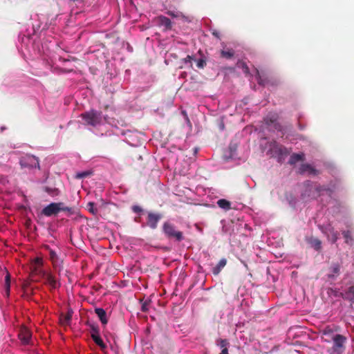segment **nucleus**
Listing matches in <instances>:
<instances>
[{"label": "nucleus", "instance_id": "37", "mask_svg": "<svg viewBox=\"0 0 354 354\" xmlns=\"http://www.w3.org/2000/svg\"><path fill=\"white\" fill-rule=\"evenodd\" d=\"M339 266L338 264H334L331 267V272L333 274H338L339 273Z\"/></svg>", "mask_w": 354, "mask_h": 354}, {"label": "nucleus", "instance_id": "20", "mask_svg": "<svg viewBox=\"0 0 354 354\" xmlns=\"http://www.w3.org/2000/svg\"><path fill=\"white\" fill-rule=\"evenodd\" d=\"M217 205L220 208L226 211L231 209V203L226 199H219L217 201Z\"/></svg>", "mask_w": 354, "mask_h": 354}, {"label": "nucleus", "instance_id": "14", "mask_svg": "<svg viewBox=\"0 0 354 354\" xmlns=\"http://www.w3.org/2000/svg\"><path fill=\"white\" fill-rule=\"evenodd\" d=\"M299 172L301 174H303L306 172H308L310 174L317 176L319 174V171L315 169L312 165L310 164L304 163L301 164L299 169Z\"/></svg>", "mask_w": 354, "mask_h": 354}, {"label": "nucleus", "instance_id": "35", "mask_svg": "<svg viewBox=\"0 0 354 354\" xmlns=\"http://www.w3.org/2000/svg\"><path fill=\"white\" fill-rule=\"evenodd\" d=\"M194 59L193 57L191 55H187L185 58L181 60L185 64H189V66L192 68V61Z\"/></svg>", "mask_w": 354, "mask_h": 354}, {"label": "nucleus", "instance_id": "39", "mask_svg": "<svg viewBox=\"0 0 354 354\" xmlns=\"http://www.w3.org/2000/svg\"><path fill=\"white\" fill-rule=\"evenodd\" d=\"M181 113L183 114V115L184 117V119L186 121L187 125L191 127H192L191 122L189 121V119L188 118V115H187L186 111H182Z\"/></svg>", "mask_w": 354, "mask_h": 354}, {"label": "nucleus", "instance_id": "25", "mask_svg": "<svg viewBox=\"0 0 354 354\" xmlns=\"http://www.w3.org/2000/svg\"><path fill=\"white\" fill-rule=\"evenodd\" d=\"M309 243L312 245L313 248H314L316 250H319L322 247V242L318 239L312 238L310 239Z\"/></svg>", "mask_w": 354, "mask_h": 354}, {"label": "nucleus", "instance_id": "31", "mask_svg": "<svg viewBox=\"0 0 354 354\" xmlns=\"http://www.w3.org/2000/svg\"><path fill=\"white\" fill-rule=\"evenodd\" d=\"M277 115L274 114L270 116H267L265 118V121L267 125L270 126L271 124H275V122H277Z\"/></svg>", "mask_w": 354, "mask_h": 354}, {"label": "nucleus", "instance_id": "24", "mask_svg": "<svg viewBox=\"0 0 354 354\" xmlns=\"http://www.w3.org/2000/svg\"><path fill=\"white\" fill-rule=\"evenodd\" d=\"M236 65L238 68L242 69L245 75H248L250 74V69L245 62L243 61H239Z\"/></svg>", "mask_w": 354, "mask_h": 354}, {"label": "nucleus", "instance_id": "16", "mask_svg": "<svg viewBox=\"0 0 354 354\" xmlns=\"http://www.w3.org/2000/svg\"><path fill=\"white\" fill-rule=\"evenodd\" d=\"M305 159L304 153H292L288 160V163L291 165H295L299 161H303Z\"/></svg>", "mask_w": 354, "mask_h": 354}, {"label": "nucleus", "instance_id": "18", "mask_svg": "<svg viewBox=\"0 0 354 354\" xmlns=\"http://www.w3.org/2000/svg\"><path fill=\"white\" fill-rule=\"evenodd\" d=\"M226 264H227L226 259H225V258L221 259L219 261V262L218 263V264L214 268H213L212 273L214 275L218 274L220 273V272L221 271V270L226 266Z\"/></svg>", "mask_w": 354, "mask_h": 354}, {"label": "nucleus", "instance_id": "23", "mask_svg": "<svg viewBox=\"0 0 354 354\" xmlns=\"http://www.w3.org/2000/svg\"><path fill=\"white\" fill-rule=\"evenodd\" d=\"M44 190L53 197L57 196L59 194V189L56 187H50L46 186L44 187Z\"/></svg>", "mask_w": 354, "mask_h": 354}, {"label": "nucleus", "instance_id": "9", "mask_svg": "<svg viewBox=\"0 0 354 354\" xmlns=\"http://www.w3.org/2000/svg\"><path fill=\"white\" fill-rule=\"evenodd\" d=\"M18 337L22 344H32V333L28 328L21 327L19 332Z\"/></svg>", "mask_w": 354, "mask_h": 354}, {"label": "nucleus", "instance_id": "12", "mask_svg": "<svg viewBox=\"0 0 354 354\" xmlns=\"http://www.w3.org/2000/svg\"><path fill=\"white\" fill-rule=\"evenodd\" d=\"M73 315V310L71 308L68 309L66 314L62 313L59 316V324L64 327L70 326Z\"/></svg>", "mask_w": 354, "mask_h": 354}, {"label": "nucleus", "instance_id": "1", "mask_svg": "<svg viewBox=\"0 0 354 354\" xmlns=\"http://www.w3.org/2000/svg\"><path fill=\"white\" fill-rule=\"evenodd\" d=\"M66 212L68 216L75 214V209L67 207L64 203H51L46 206L41 210V214L46 216L50 217L57 215L59 212Z\"/></svg>", "mask_w": 354, "mask_h": 354}, {"label": "nucleus", "instance_id": "6", "mask_svg": "<svg viewBox=\"0 0 354 354\" xmlns=\"http://www.w3.org/2000/svg\"><path fill=\"white\" fill-rule=\"evenodd\" d=\"M256 77L257 82L259 85L263 86L271 85L274 86L277 84V81L272 77H270L264 72H261L256 69Z\"/></svg>", "mask_w": 354, "mask_h": 354}, {"label": "nucleus", "instance_id": "46", "mask_svg": "<svg viewBox=\"0 0 354 354\" xmlns=\"http://www.w3.org/2000/svg\"><path fill=\"white\" fill-rule=\"evenodd\" d=\"M5 129H6V128H5V127H1V131H3V130H5Z\"/></svg>", "mask_w": 354, "mask_h": 354}, {"label": "nucleus", "instance_id": "2", "mask_svg": "<svg viewBox=\"0 0 354 354\" xmlns=\"http://www.w3.org/2000/svg\"><path fill=\"white\" fill-rule=\"evenodd\" d=\"M80 117L84 125L95 127L102 124L103 115L102 111L91 109L80 114Z\"/></svg>", "mask_w": 354, "mask_h": 354}, {"label": "nucleus", "instance_id": "43", "mask_svg": "<svg viewBox=\"0 0 354 354\" xmlns=\"http://www.w3.org/2000/svg\"><path fill=\"white\" fill-rule=\"evenodd\" d=\"M316 190L317 192H321L322 190H324V189L321 186H319L316 188Z\"/></svg>", "mask_w": 354, "mask_h": 354}, {"label": "nucleus", "instance_id": "41", "mask_svg": "<svg viewBox=\"0 0 354 354\" xmlns=\"http://www.w3.org/2000/svg\"><path fill=\"white\" fill-rule=\"evenodd\" d=\"M220 354H228V349L227 348H225L224 349H222Z\"/></svg>", "mask_w": 354, "mask_h": 354}, {"label": "nucleus", "instance_id": "30", "mask_svg": "<svg viewBox=\"0 0 354 354\" xmlns=\"http://www.w3.org/2000/svg\"><path fill=\"white\" fill-rule=\"evenodd\" d=\"M87 325L89 326L91 328V336L100 335V329L97 325L90 324L88 322L87 323Z\"/></svg>", "mask_w": 354, "mask_h": 354}, {"label": "nucleus", "instance_id": "11", "mask_svg": "<svg viewBox=\"0 0 354 354\" xmlns=\"http://www.w3.org/2000/svg\"><path fill=\"white\" fill-rule=\"evenodd\" d=\"M331 340L333 341V349L335 351H339L344 348L346 338L342 335L336 334L331 336Z\"/></svg>", "mask_w": 354, "mask_h": 354}, {"label": "nucleus", "instance_id": "34", "mask_svg": "<svg viewBox=\"0 0 354 354\" xmlns=\"http://www.w3.org/2000/svg\"><path fill=\"white\" fill-rule=\"evenodd\" d=\"M196 66L198 68H204L206 66V59L204 58L198 59L196 61Z\"/></svg>", "mask_w": 354, "mask_h": 354}, {"label": "nucleus", "instance_id": "28", "mask_svg": "<svg viewBox=\"0 0 354 354\" xmlns=\"http://www.w3.org/2000/svg\"><path fill=\"white\" fill-rule=\"evenodd\" d=\"M234 55V52L232 49L227 50H222L221 51V56L223 58L231 59Z\"/></svg>", "mask_w": 354, "mask_h": 354}, {"label": "nucleus", "instance_id": "22", "mask_svg": "<svg viewBox=\"0 0 354 354\" xmlns=\"http://www.w3.org/2000/svg\"><path fill=\"white\" fill-rule=\"evenodd\" d=\"M342 235L345 239L346 243L349 244L351 245L353 244V238L350 230L343 231Z\"/></svg>", "mask_w": 354, "mask_h": 354}, {"label": "nucleus", "instance_id": "10", "mask_svg": "<svg viewBox=\"0 0 354 354\" xmlns=\"http://www.w3.org/2000/svg\"><path fill=\"white\" fill-rule=\"evenodd\" d=\"M46 249L49 251V258L55 270H58V273L59 274L61 270L63 268L62 266V260H61L55 251L49 248V246H46Z\"/></svg>", "mask_w": 354, "mask_h": 354}, {"label": "nucleus", "instance_id": "33", "mask_svg": "<svg viewBox=\"0 0 354 354\" xmlns=\"http://www.w3.org/2000/svg\"><path fill=\"white\" fill-rule=\"evenodd\" d=\"M95 203L93 202H89L87 204L86 208L89 212H91L93 215H96L97 213V209L95 208Z\"/></svg>", "mask_w": 354, "mask_h": 354}, {"label": "nucleus", "instance_id": "40", "mask_svg": "<svg viewBox=\"0 0 354 354\" xmlns=\"http://www.w3.org/2000/svg\"><path fill=\"white\" fill-rule=\"evenodd\" d=\"M132 210L135 213H140L142 211V209L140 206L134 205L132 207Z\"/></svg>", "mask_w": 354, "mask_h": 354}, {"label": "nucleus", "instance_id": "21", "mask_svg": "<svg viewBox=\"0 0 354 354\" xmlns=\"http://www.w3.org/2000/svg\"><path fill=\"white\" fill-rule=\"evenodd\" d=\"M91 338L94 341V342L100 347V348L102 351H104L106 348V344L104 343L100 335H91Z\"/></svg>", "mask_w": 354, "mask_h": 354}, {"label": "nucleus", "instance_id": "4", "mask_svg": "<svg viewBox=\"0 0 354 354\" xmlns=\"http://www.w3.org/2000/svg\"><path fill=\"white\" fill-rule=\"evenodd\" d=\"M162 231L165 236L169 239H174L178 241L183 239V232L176 230L174 225L166 221L162 225Z\"/></svg>", "mask_w": 354, "mask_h": 354}, {"label": "nucleus", "instance_id": "19", "mask_svg": "<svg viewBox=\"0 0 354 354\" xmlns=\"http://www.w3.org/2000/svg\"><path fill=\"white\" fill-rule=\"evenodd\" d=\"M10 281L11 277L9 272H7V274L5 277V284H4V290L5 294L7 297L10 296Z\"/></svg>", "mask_w": 354, "mask_h": 354}, {"label": "nucleus", "instance_id": "17", "mask_svg": "<svg viewBox=\"0 0 354 354\" xmlns=\"http://www.w3.org/2000/svg\"><path fill=\"white\" fill-rule=\"evenodd\" d=\"M95 313L99 317V319L102 324L105 325L107 324L108 319L106 318V313L103 308H95Z\"/></svg>", "mask_w": 354, "mask_h": 354}, {"label": "nucleus", "instance_id": "26", "mask_svg": "<svg viewBox=\"0 0 354 354\" xmlns=\"http://www.w3.org/2000/svg\"><path fill=\"white\" fill-rule=\"evenodd\" d=\"M345 298L349 299L352 303H354V286L348 288L345 292Z\"/></svg>", "mask_w": 354, "mask_h": 354}, {"label": "nucleus", "instance_id": "38", "mask_svg": "<svg viewBox=\"0 0 354 354\" xmlns=\"http://www.w3.org/2000/svg\"><path fill=\"white\" fill-rule=\"evenodd\" d=\"M167 14L172 17H180L183 16L181 12L171 11V10L167 11Z\"/></svg>", "mask_w": 354, "mask_h": 354}, {"label": "nucleus", "instance_id": "8", "mask_svg": "<svg viewBox=\"0 0 354 354\" xmlns=\"http://www.w3.org/2000/svg\"><path fill=\"white\" fill-rule=\"evenodd\" d=\"M162 218L160 213L149 212L147 217V225L152 230H155L158 227V223Z\"/></svg>", "mask_w": 354, "mask_h": 354}, {"label": "nucleus", "instance_id": "36", "mask_svg": "<svg viewBox=\"0 0 354 354\" xmlns=\"http://www.w3.org/2000/svg\"><path fill=\"white\" fill-rule=\"evenodd\" d=\"M229 345V342L227 339H219V344L218 346L224 349L225 348H227V346Z\"/></svg>", "mask_w": 354, "mask_h": 354}, {"label": "nucleus", "instance_id": "29", "mask_svg": "<svg viewBox=\"0 0 354 354\" xmlns=\"http://www.w3.org/2000/svg\"><path fill=\"white\" fill-rule=\"evenodd\" d=\"M43 264V260L40 257H37L33 261V268H32V272L37 274L35 272V268L38 270H40L38 267L41 266Z\"/></svg>", "mask_w": 354, "mask_h": 354}, {"label": "nucleus", "instance_id": "42", "mask_svg": "<svg viewBox=\"0 0 354 354\" xmlns=\"http://www.w3.org/2000/svg\"><path fill=\"white\" fill-rule=\"evenodd\" d=\"M88 174L86 172H83L78 175L79 177L83 178L87 176Z\"/></svg>", "mask_w": 354, "mask_h": 354}, {"label": "nucleus", "instance_id": "15", "mask_svg": "<svg viewBox=\"0 0 354 354\" xmlns=\"http://www.w3.org/2000/svg\"><path fill=\"white\" fill-rule=\"evenodd\" d=\"M159 26H164L165 30H171L172 28L171 20L163 15H160L157 18Z\"/></svg>", "mask_w": 354, "mask_h": 354}, {"label": "nucleus", "instance_id": "45", "mask_svg": "<svg viewBox=\"0 0 354 354\" xmlns=\"http://www.w3.org/2000/svg\"><path fill=\"white\" fill-rule=\"evenodd\" d=\"M230 149L231 150H232V149H236V147H232V146H230Z\"/></svg>", "mask_w": 354, "mask_h": 354}, {"label": "nucleus", "instance_id": "32", "mask_svg": "<svg viewBox=\"0 0 354 354\" xmlns=\"http://www.w3.org/2000/svg\"><path fill=\"white\" fill-rule=\"evenodd\" d=\"M140 302L142 303L141 310L143 313H147L149 310L148 306L151 302V299H147L145 301L140 300Z\"/></svg>", "mask_w": 354, "mask_h": 354}, {"label": "nucleus", "instance_id": "27", "mask_svg": "<svg viewBox=\"0 0 354 354\" xmlns=\"http://www.w3.org/2000/svg\"><path fill=\"white\" fill-rule=\"evenodd\" d=\"M322 333H323V335L327 337V339H326V340L328 341V342L331 340V336L335 335V334H334L333 330H332V328H330L329 326H326L323 330Z\"/></svg>", "mask_w": 354, "mask_h": 354}, {"label": "nucleus", "instance_id": "44", "mask_svg": "<svg viewBox=\"0 0 354 354\" xmlns=\"http://www.w3.org/2000/svg\"><path fill=\"white\" fill-rule=\"evenodd\" d=\"M194 154H196L198 153V148H194Z\"/></svg>", "mask_w": 354, "mask_h": 354}, {"label": "nucleus", "instance_id": "5", "mask_svg": "<svg viewBox=\"0 0 354 354\" xmlns=\"http://www.w3.org/2000/svg\"><path fill=\"white\" fill-rule=\"evenodd\" d=\"M19 164L21 168L31 169L33 168L40 169L38 158L32 155L26 154L20 158Z\"/></svg>", "mask_w": 354, "mask_h": 354}, {"label": "nucleus", "instance_id": "13", "mask_svg": "<svg viewBox=\"0 0 354 354\" xmlns=\"http://www.w3.org/2000/svg\"><path fill=\"white\" fill-rule=\"evenodd\" d=\"M324 232L327 236L328 240H330L333 243L337 241L339 233L335 231L334 227L331 225H328L327 227H326Z\"/></svg>", "mask_w": 354, "mask_h": 354}, {"label": "nucleus", "instance_id": "3", "mask_svg": "<svg viewBox=\"0 0 354 354\" xmlns=\"http://www.w3.org/2000/svg\"><path fill=\"white\" fill-rule=\"evenodd\" d=\"M270 150L273 156L277 158L279 162H283L286 158L290 153V149L273 142L270 144Z\"/></svg>", "mask_w": 354, "mask_h": 354}, {"label": "nucleus", "instance_id": "7", "mask_svg": "<svg viewBox=\"0 0 354 354\" xmlns=\"http://www.w3.org/2000/svg\"><path fill=\"white\" fill-rule=\"evenodd\" d=\"M35 272L45 279V283L49 285L52 288H57L59 286L55 277L50 272H48L43 270H37L36 268Z\"/></svg>", "mask_w": 354, "mask_h": 354}]
</instances>
